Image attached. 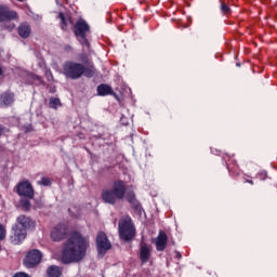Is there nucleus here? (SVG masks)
<instances>
[{"mask_svg": "<svg viewBox=\"0 0 277 277\" xmlns=\"http://www.w3.org/2000/svg\"><path fill=\"white\" fill-rule=\"evenodd\" d=\"M50 237L53 241H64L61 261L65 265L69 263H79L85 258V252L90 248V238L83 236L79 230H71L68 234V225L58 224L54 226L50 233Z\"/></svg>", "mask_w": 277, "mask_h": 277, "instance_id": "obj_1", "label": "nucleus"}, {"mask_svg": "<svg viewBox=\"0 0 277 277\" xmlns=\"http://www.w3.org/2000/svg\"><path fill=\"white\" fill-rule=\"evenodd\" d=\"M80 60L88 64V67L81 63L68 61L63 65V75L67 79L77 80L81 79L82 76L91 79L96 74V69L94 68V63L88 62V55L81 54Z\"/></svg>", "mask_w": 277, "mask_h": 277, "instance_id": "obj_2", "label": "nucleus"}, {"mask_svg": "<svg viewBox=\"0 0 277 277\" xmlns=\"http://www.w3.org/2000/svg\"><path fill=\"white\" fill-rule=\"evenodd\" d=\"M124 198L130 203L137 200L135 193H127V182L122 180H115L111 188H104L102 190V200L106 205H116L118 200H124Z\"/></svg>", "mask_w": 277, "mask_h": 277, "instance_id": "obj_3", "label": "nucleus"}, {"mask_svg": "<svg viewBox=\"0 0 277 277\" xmlns=\"http://www.w3.org/2000/svg\"><path fill=\"white\" fill-rule=\"evenodd\" d=\"M17 224L12 228L13 235L11 236V241L15 246H18L27 239V230H35L36 221L34 219L22 214L16 219Z\"/></svg>", "mask_w": 277, "mask_h": 277, "instance_id": "obj_4", "label": "nucleus"}, {"mask_svg": "<svg viewBox=\"0 0 277 277\" xmlns=\"http://www.w3.org/2000/svg\"><path fill=\"white\" fill-rule=\"evenodd\" d=\"M119 237L123 241H132L135 237V224L131 216H123L119 220Z\"/></svg>", "mask_w": 277, "mask_h": 277, "instance_id": "obj_5", "label": "nucleus"}, {"mask_svg": "<svg viewBox=\"0 0 277 277\" xmlns=\"http://www.w3.org/2000/svg\"><path fill=\"white\" fill-rule=\"evenodd\" d=\"M72 32L78 38L80 44L82 47H85L87 49H90V41H88V34H90V25L85 19L80 18L76 22Z\"/></svg>", "mask_w": 277, "mask_h": 277, "instance_id": "obj_6", "label": "nucleus"}, {"mask_svg": "<svg viewBox=\"0 0 277 277\" xmlns=\"http://www.w3.org/2000/svg\"><path fill=\"white\" fill-rule=\"evenodd\" d=\"M42 261V253L38 249L30 250L26 258L24 259V265L28 269H31L36 267L37 265H40Z\"/></svg>", "mask_w": 277, "mask_h": 277, "instance_id": "obj_7", "label": "nucleus"}, {"mask_svg": "<svg viewBox=\"0 0 277 277\" xmlns=\"http://www.w3.org/2000/svg\"><path fill=\"white\" fill-rule=\"evenodd\" d=\"M97 252L101 256L107 254L108 250H111V242L107 238V234L104 232H98L96 237Z\"/></svg>", "mask_w": 277, "mask_h": 277, "instance_id": "obj_8", "label": "nucleus"}, {"mask_svg": "<svg viewBox=\"0 0 277 277\" xmlns=\"http://www.w3.org/2000/svg\"><path fill=\"white\" fill-rule=\"evenodd\" d=\"M223 159L226 163L227 170L234 179H237L239 174H241V169L239 168V164H237V160H235V156L230 154H224Z\"/></svg>", "mask_w": 277, "mask_h": 277, "instance_id": "obj_9", "label": "nucleus"}, {"mask_svg": "<svg viewBox=\"0 0 277 277\" xmlns=\"http://www.w3.org/2000/svg\"><path fill=\"white\" fill-rule=\"evenodd\" d=\"M138 256L142 265H145V263H148V261H150V256H153V247L142 241L140 243Z\"/></svg>", "mask_w": 277, "mask_h": 277, "instance_id": "obj_10", "label": "nucleus"}, {"mask_svg": "<svg viewBox=\"0 0 277 277\" xmlns=\"http://www.w3.org/2000/svg\"><path fill=\"white\" fill-rule=\"evenodd\" d=\"M18 18L16 11L10 10L8 5H0V23H8Z\"/></svg>", "mask_w": 277, "mask_h": 277, "instance_id": "obj_11", "label": "nucleus"}, {"mask_svg": "<svg viewBox=\"0 0 277 277\" xmlns=\"http://www.w3.org/2000/svg\"><path fill=\"white\" fill-rule=\"evenodd\" d=\"M17 194L24 196V198H34V186L29 181L21 182L17 185Z\"/></svg>", "mask_w": 277, "mask_h": 277, "instance_id": "obj_12", "label": "nucleus"}, {"mask_svg": "<svg viewBox=\"0 0 277 277\" xmlns=\"http://www.w3.org/2000/svg\"><path fill=\"white\" fill-rule=\"evenodd\" d=\"M156 250L158 252H163L166 248H168V235L166 232L160 230L157 238H156Z\"/></svg>", "mask_w": 277, "mask_h": 277, "instance_id": "obj_13", "label": "nucleus"}, {"mask_svg": "<svg viewBox=\"0 0 277 277\" xmlns=\"http://www.w3.org/2000/svg\"><path fill=\"white\" fill-rule=\"evenodd\" d=\"M17 34L21 38H29L31 36V26L27 23H22L17 28Z\"/></svg>", "mask_w": 277, "mask_h": 277, "instance_id": "obj_14", "label": "nucleus"}, {"mask_svg": "<svg viewBox=\"0 0 277 277\" xmlns=\"http://www.w3.org/2000/svg\"><path fill=\"white\" fill-rule=\"evenodd\" d=\"M97 94L98 96H109L114 94V89L109 84H100L97 87Z\"/></svg>", "mask_w": 277, "mask_h": 277, "instance_id": "obj_15", "label": "nucleus"}, {"mask_svg": "<svg viewBox=\"0 0 277 277\" xmlns=\"http://www.w3.org/2000/svg\"><path fill=\"white\" fill-rule=\"evenodd\" d=\"M58 18L61 21V29L63 31H68V24H72V19L68 16L66 17L64 13H60Z\"/></svg>", "mask_w": 277, "mask_h": 277, "instance_id": "obj_16", "label": "nucleus"}, {"mask_svg": "<svg viewBox=\"0 0 277 277\" xmlns=\"http://www.w3.org/2000/svg\"><path fill=\"white\" fill-rule=\"evenodd\" d=\"M48 277H62V267L52 265L47 269Z\"/></svg>", "mask_w": 277, "mask_h": 277, "instance_id": "obj_17", "label": "nucleus"}, {"mask_svg": "<svg viewBox=\"0 0 277 277\" xmlns=\"http://www.w3.org/2000/svg\"><path fill=\"white\" fill-rule=\"evenodd\" d=\"M0 101H1V103H3V105H11L12 103H14V94L3 93L0 96Z\"/></svg>", "mask_w": 277, "mask_h": 277, "instance_id": "obj_18", "label": "nucleus"}, {"mask_svg": "<svg viewBox=\"0 0 277 277\" xmlns=\"http://www.w3.org/2000/svg\"><path fill=\"white\" fill-rule=\"evenodd\" d=\"M227 0H220L221 3V12L224 14V16H230L233 14V11L230 10V6L226 3Z\"/></svg>", "mask_w": 277, "mask_h": 277, "instance_id": "obj_19", "label": "nucleus"}, {"mask_svg": "<svg viewBox=\"0 0 277 277\" xmlns=\"http://www.w3.org/2000/svg\"><path fill=\"white\" fill-rule=\"evenodd\" d=\"M49 105L51 109H57L58 107H62V102L57 97H51Z\"/></svg>", "mask_w": 277, "mask_h": 277, "instance_id": "obj_20", "label": "nucleus"}, {"mask_svg": "<svg viewBox=\"0 0 277 277\" xmlns=\"http://www.w3.org/2000/svg\"><path fill=\"white\" fill-rule=\"evenodd\" d=\"M130 205L134 211L137 213H142V203L137 199H134V201H130Z\"/></svg>", "mask_w": 277, "mask_h": 277, "instance_id": "obj_21", "label": "nucleus"}, {"mask_svg": "<svg viewBox=\"0 0 277 277\" xmlns=\"http://www.w3.org/2000/svg\"><path fill=\"white\" fill-rule=\"evenodd\" d=\"M21 207L24 209V211H29V209H31V202L29 199H22Z\"/></svg>", "mask_w": 277, "mask_h": 277, "instance_id": "obj_22", "label": "nucleus"}, {"mask_svg": "<svg viewBox=\"0 0 277 277\" xmlns=\"http://www.w3.org/2000/svg\"><path fill=\"white\" fill-rule=\"evenodd\" d=\"M39 185H43L44 187H51L52 181L49 177H41V181L38 182Z\"/></svg>", "mask_w": 277, "mask_h": 277, "instance_id": "obj_23", "label": "nucleus"}, {"mask_svg": "<svg viewBox=\"0 0 277 277\" xmlns=\"http://www.w3.org/2000/svg\"><path fill=\"white\" fill-rule=\"evenodd\" d=\"M256 179H259L260 181H266L267 179V172L266 171H261L256 174Z\"/></svg>", "mask_w": 277, "mask_h": 277, "instance_id": "obj_24", "label": "nucleus"}, {"mask_svg": "<svg viewBox=\"0 0 277 277\" xmlns=\"http://www.w3.org/2000/svg\"><path fill=\"white\" fill-rule=\"evenodd\" d=\"M3 239H5V228L0 224V241H3Z\"/></svg>", "mask_w": 277, "mask_h": 277, "instance_id": "obj_25", "label": "nucleus"}, {"mask_svg": "<svg viewBox=\"0 0 277 277\" xmlns=\"http://www.w3.org/2000/svg\"><path fill=\"white\" fill-rule=\"evenodd\" d=\"M3 133H5V127L0 124V137H1V135H3Z\"/></svg>", "mask_w": 277, "mask_h": 277, "instance_id": "obj_26", "label": "nucleus"}, {"mask_svg": "<svg viewBox=\"0 0 277 277\" xmlns=\"http://www.w3.org/2000/svg\"><path fill=\"white\" fill-rule=\"evenodd\" d=\"M175 259H179V260H181V259H183V255L181 254V252H175Z\"/></svg>", "mask_w": 277, "mask_h": 277, "instance_id": "obj_27", "label": "nucleus"}, {"mask_svg": "<svg viewBox=\"0 0 277 277\" xmlns=\"http://www.w3.org/2000/svg\"><path fill=\"white\" fill-rule=\"evenodd\" d=\"M245 183H249L250 185H254V181L245 179Z\"/></svg>", "mask_w": 277, "mask_h": 277, "instance_id": "obj_28", "label": "nucleus"}, {"mask_svg": "<svg viewBox=\"0 0 277 277\" xmlns=\"http://www.w3.org/2000/svg\"><path fill=\"white\" fill-rule=\"evenodd\" d=\"M8 29H14V24H10V26L8 27Z\"/></svg>", "mask_w": 277, "mask_h": 277, "instance_id": "obj_29", "label": "nucleus"}, {"mask_svg": "<svg viewBox=\"0 0 277 277\" xmlns=\"http://www.w3.org/2000/svg\"><path fill=\"white\" fill-rule=\"evenodd\" d=\"M0 75H3V69L0 67Z\"/></svg>", "mask_w": 277, "mask_h": 277, "instance_id": "obj_30", "label": "nucleus"}]
</instances>
